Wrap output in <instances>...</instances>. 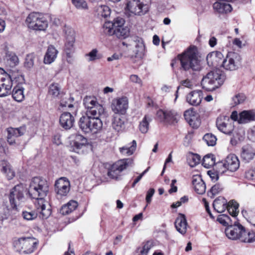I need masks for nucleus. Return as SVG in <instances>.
I'll list each match as a JSON object with an SVG mask.
<instances>
[{
    "label": "nucleus",
    "instance_id": "nucleus-1",
    "mask_svg": "<svg viewBox=\"0 0 255 255\" xmlns=\"http://www.w3.org/2000/svg\"><path fill=\"white\" fill-rule=\"evenodd\" d=\"M48 191L49 184L45 179L40 177L32 179L28 193L31 198L36 199V206L40 210V217L43 219H47L51 213L48 201L45 199Z\"/></svg>",
    "mask_w": 255,
    "mask_h": 255
},
{
    "label": "nucleus",
    "instance_id": "nucleus-2",
    "mask_svg": "<svg viewBox=\"0 0 255 255\" xmlns=\"http://www.w3.org/2000/svg\"><path fill=\"white\" fill-rule=\"evenodd\" d=\"M181 68L192 74L194 71L201 69L200 55L198 48L194 45L190 46L184 52L178 56Z\"/></svg>",
    "mask_w": 255,
    "mask_h": 255
},
{
    "label": "nucleus",
    "instance_id": "nucleus-3",
    "mask_svg": "<svg viewBox=\"0 0 255 255\" xmlns=\"http://www.w3.org/2000/svg\"><path fill=\"white\" fill-rule=\"evenodd\" d=\"M225 80V76L221 71H212L203 77L201 85L205 90L212 91L222 85Z\"/></svg>",
    "mask_w": 255,
    "mask_h": 255
},
{
    "label": "nucleus",
    "instance_id": "nucleus-4",
    "mask_svg": "<svg viewBox=\"0 0 255 255\" xmlns=\"http://www.w3.org/2000/svg\"><path fill=\"white\" fill-rule=\"evenodd\" d=\"M84 105L87 109V116L93 118H105L106 113L103 106L100 104L94 97L87 96L84 100Z\"/></svg>",
    "mask_w": 255,
    "mask_h": 255
},
{
    "label": "nucleus",
    "instance_id": "nucleus-5",
    "mask_svg": "<svg viewBox=\"0 0 255 255\" xmlns=\"http://www.w3.org/2000/svg\"><path fill=\"white\" fill-rule=\"evenodd\" d=\"M80 128L85 133H97L100 130L103 126L101 120L91 116L82 117L79 123Z\"/></svg>",
    "mask_w": 255,
    "mask_h": 255
},
{
    "label": "nucleus",
    "instance_id": "nucleus-6",
    "mask_svg": "<svg viewBox=\"0 0 255 255\" xmlns=\"http://www.w3.org/2000/svg\"><path fill=\"white\" fill-rule=\"evenodd\" d=\"M38 244V240L33 237H21L14 242V246L17 250L25 254L33 253Z\"/></svg>",
    "mask_w": 255,
    "mask_h": 255
},
{
    "label": "nucleus",
    "instance_id": "nucleus-7",
    "mask_svg": "<svg viewBox=\"0 0 255 255\" xmlns=\"http://www.w3.org/2000/svg\"><path fill=\"white\" fill-rule=\"evenodd\" d=\"M26 22L30 29L35 30L44 31L48 25V22L44 16L38 12L30 13Z\"/></svg>",
    "mask_w": 255,
    "mask_h": 255
},
{
    "label": "nucleus",
    "instance_id": "nucleus-8",
    "mask_svg": "<svg viewBox=\"0 0 255 255\" xmlns=\"http://www.w3.org/2000/svg\"><path fill=\"white\" fill-rule=\"evenodd\" d=\"M126 10L135 15H142L148 11V6L143 0H127Z\"/></svg>",
    "mask_w": 255,
    "mask_h": 255
},
{
    "label": "nucleus",
    "instance_id": "nucleus-9",
    "mask_svg": "<svg viewBox=\"0 0 255 255\" xmlns=\"http://www.w3.org/2000/svg\"><path fill=\"white\" fill-rule=\"evenodd\" d=\"M241 57L237 53L229 52L225 58H224L222 67L226 70H236L241 65Z\"/></svg>",
    "mask_w": 255,
    "mask_h": 255
},
{
    "label": "nucleus",
    "instance_id": "nucleus-10",
    "mask_svg": "<svg viewBox=\"0 0 255 255\" xmlns=\"http://www.w3.org/2000/svg\"><path fill=\"white\" fill-rule=\"evenodd\" d=\"M217 166L219 169V172L221 173H224L226 170L234 172L239 168L240 162L237 156L234 154H230L224 161L218 162Z\"/></svg>",
    "mask_w": 255,
    "mask_h": 255
},
{
    "label": "nucleus",
    "instance_id": "nucleus-11",
    "mask_svg": "<svg viewBox=\"0 0 255 255\" xmlns=\"http://www.w3.org/2000/svg\"><path fill=\"white\" fill-rule=\"evenodd\" d=\"M24 188L22 184H18L12 188L9 195V200L11 207L16 209L24 199Z\"/></svg>",
    "mask_w": 255,
    "mask_h": 255
},
{
    "label": "nucleus",
    "instance_id": "nucleus-12",
    "mask_svg": "<svg viewBox=\"0 0 255 255\" xmlns=\"http://www.w3.org/2000/svg\"><path fill=\"white\" fill-rule=\"evenodd\" d=\"M130 163H131V160L129 159L118 161L109 168L108 172V176L113 179H118L121 176L122 171L126 169Z\"/></svg>",
    "mask_w": 255,
    "mask_h": 255
},
{
    "label": "nucleus",
    "instance_id": "nucleus-13",
    "mask_svg": "<svg viewBox=\"0 0 255 255\" xmlns=\"http://www.w3.org/2000/svg\"><path fill=\"white\" fill-rule=\"evenodd\" d=\"M111 108L116 114H125L128 108V100L126 97L115 98L112 101Z\"/></svg>",
    "mask_w": 255,
    "mask_h": 255
},
{
    "label": "nucleus",
    "instance_id": "nucleus-14",
    "mask_svg": "<svg viewBox=\"0 0 255 255\" xmlns=\"http://www.w3.org/2000/svg\"><path fill=\"white\" fill-rule=\"evenodd\" d=\"M216 125L219 130L226 134H230L234 130V125L228 117L218 118Z\"/></svg>",
    "mask_w": 255,
    "mask_h": 255
},
{
    "label": "nucleus",
    "instance_id": "nucleus-15",
    "mask_svg": "<svg viewBox=\"0 0 255 255\" xmlns=\"http://www.w3.org/2000/svg\"><path fill=\"white\" fill-rule=\"evenodd\" d=\"M16 77L13 74H7L6 77H4L0 83V97H5L11 93V89L12 86V80H16Z\"/></svg>",
    "mask_w": 255,
    "mask_h": 255
},
{
    "label": "nucleus",
    "instance_id": "nucleus-16",
    "mask_svg": "<svg viewBox=\"0 0 255 255\" xmlns=\"http://www.w3.org/2000/svg\"><path fill=\"white\" fill-rule=\"evenodd\" d=\"M125 23V19L122 17L115 18L116 28L114 35L119 38H125L129 34V29L124 26Z\"/></svg>",
    "mask_w": 255,
    "mask_h": 255
},
{
    "label": "nucleus",
    "instance_id": "nucleus-17",
    "mask_svg": "<svg viewBox=\"0 0 255 255\" xmlns=\"http://www.w3.org/2000/svg\"><path fill=\"white\" fill-rule=\"evenodd\" d=\"M55 190L58 195L66 196L70 190L69 181L66 177L60 178L55 182Z\"/></svg>",
    "mask_w": 255,
    "mask_h": 255
},
{
    "label": "nucleus",
    "instance_id": "nucleus-18",
    "mask_svg": "<svg viewBox=\"0 0 255 255\" xmlns=\"http://www.w3.org/2000/svg\"><path fill=\"white\" fill-rule=\"evenodd\" d=\"M243 228L244 227L239 223H235L234 225L231 224L226 229L225 234L230 239L240 240V236L242 234Z\"/></svg>",
    "mask_w": 255,
    "mask_h": 255
},
{
    "label": "nucleus",
    "instance_id": "nucleus-19",
    "mask_svg": "<svg viewBox=\"0 0 255 255\" xmlns=\"http://www.w3.org/2000/svg\"><path fill=\"white\" fill-rule=\"evenodd\" d=\"M223 54L219 51H213L207 56L206 59L208 65L213 67L222 66L224 59Z\"/></svg>",
    "mask_w": 255,
    "mask_h": 255
},
{
    "label": "nucleus",
    "instance_id": "nucleus-20",
    "mask_svg": "<svg viewBox=\"0 0 255 255\" xmlns=\"http://www.w3.org/2000/svg\"><path fill=\"white\" fill-rule=\"evenodd\" d=\"M184 116L186 121L192 128H196L200 126V121L198 116L192 110H186Z\"/></svg>",
    "mask_w": 255,
    "mask_h": 255
},
{
    "label": "nucleus",
    "instance_id": "nucleus-21",
    "mask_svg": "<svg viewBox=\"0 0 255 255\" xmlns=\"http://www.w3.org/2000/svg\"><path fill=\"white\" fill-rule=\"evenodd\" d=\"M74 121V117L69 112L63 113L59 119L61 126L66 129L71 128L73 126Z\"/></svg>",
    "mask_w": 255,
    "mask_h": 255
},
{
    "label": "nucleus",
    "instance_id": "nucleus-22",
    "mask_svg": "<svg viewBox=\"0 0 255 255\" xmlns=\"http://www.w3.org/2000/svg\"><path fill=\"white\" fill-rule=\"evenodd\" d=\"M192 183L195 191L199 194H203L206 191V185L202 177L199 175H195L192 177Z\"/></svg>",
    "mask_w": 255,
    "mask_h": 255
},
{
    "label": "nucleus",
    "instance_id": "nucleus-23",
    "mask_svg": "<svg viewBox=\"0 0 255 255\" xmlns=\"http://www.w3.org/2000/svg\"><path fill=\"white\" fill-rule=\"evenodd\" d=\"M255 121V110H244L240 113V124H246Z\"/></svg>",
    "mask_w": 255,
    "mask_h": 255
},
{
    "label": "nucleus",
    "instance_id": "nucleus-24",
    "mask_svg": "<svg viewBox=\"0 0 255 255\" xmlns=\"http://www.w3.org/2000/svg\"><path fill=\"white\" fill-rule=\"evenodd\" d=\"M202 92L200 90L193 91L189 93L186 97V101L193 106L199 105L202 101Z\"/></svg>",
    "mask_w": 255,
    "mask_h": 255
},
{
    "label": "nucleus",
    "instance_id": "nucleus-25",
    "mask_svg": "<svg viewBox=\"0 0 255 255\" xmlns=\"http://www.w3.org/2000/svg\"><path fill=\"white\" fill-rule=\"evenodd\" d=\"M58 53V51L53 45L48 46L44 57V63L50 64L53 63L56 59Z\"/></svg>",
    "mask_w": 255,
    "mask_h": 255
},
{
    "label": "nucleus",
    "instance_id": "nucleus-26",
    "mask_svg": "<svg viewBox=\"0 0 255 255\" xmlns=\"http://www.w3.org/2000/svg\"><path fill=\"white\" fill-rule=\"evenodd\" d=\"M66 35L64 51L75 52V36L74 32L72 30H69L66 32Z\"/></svg>",
    "mask_w": 255,
    "mask_h": 255
},
{
    "label": "nucleus",
    "instance_id": "nucleus-27",
    "mask_svg": "<svg viewBox=\"0 0 255 255\" xmlns=\"http://www.w3.org/2000/svg\"><path fill=\"white\" fill-rule=\"evenodd\" d=\"M175 226L177 231L181 234L184 235L187 232V223L185 216L179 214L175 222Z\"/></svg>",
    "mask_w": 255,
    "mask_h": 255
},
{
    "label": "nucleus",
    "instance_id": "nucleus-28",
    "mask_svg": "<svg viewBox=\"0 0 255 255\" xmlns=\"http://www.w3.org/2000/svg\"><path fill=\"white\" fill-rule=\"evenodd\" d=\"M25 131V128L22 127L19 128H9L7 130V141L10 144H12L15 142V137L23 135Z\"/></svg>",
    "mask_w": 255,
    "mask_h": 255
},
{
    "label": "nucleus",
    "instance_id": "nucleus-29",
    "mask_svg": "<svg viewBox=\"0 0 255 255\" xmlns=\"http://www.w3.org/2000/svg\"><path fill=\"white\" fill-rule=\"evenodd\" d=\"M125 118L120 115H114L112 121V127L116 131H122L125 127Z\"/></svg>",
    "mask_w": 255,
    "mask_h": 255
},
{
    "label": "nucleus",
    "instance_id": "nucleus-30",
    "mask_svg": "<svg viewBox=\"0 0 255 255\" xmlns=\"http://www.w3.org/2000/svg\"><path fill=\"white\" fill-rule=\"evenodd\" d=\"M255 155V151L250 145H246L242 147L241 157L246 162H249Z\"/></svg>",
    "mask_w": 255,
    "mask_h": 255
},
{
    "label": "nucleus",
    "instance_id": "nucleus-31",
    "mask_svg": "<svg viewBox=\"0 0 255 255\" xmlns=\"http://www.w3.org/2000/svg\"><path fill=\"white\" fill-rule=\"evenodd\" d=\"M213 7L219 13H227L231 11L232 9L230 4L225 2L224 0L215 2Z\"/></svg>",
    "mask_w": 255,
    "mask_h": 255
},
{
    "label": "nucleus",
    "instance_id": "nucleus-32",
    "mask_svg": "<svg viewBox=\"0 0 255 255\" xmlns=\"http://www.w3.org/2000/svg\"><path fill=\"white\" fill-rule=\"evenodd\" d=\"M1 172L5 175L7 179L10 180L15 176V173L9 162L6 160H2L0 164Z\"/></svg>",
    "mask_w": 255,
    "mask_h": 255
},
{
    "label": "nucleus",
    "instance_id": "nucleus-33",
    "mask_svg": "<svg viewBox=\"0 0 255 255\" xmlns=\"http://www.w3.org/2000/svg\"><path fill=\"white\" fill-rule=\"evenodd\" d=\"M78 205L77 202L74 200H70L61 207L60 212L62 215H68L74 211Z\"/></svg>",
    "mask_w": 255,
    "mask_h": 255
},
{
    "label": "nucleus",
    "instance_id": "nucleus-34",
    "mask_svg": "<svg viewBox=\"0 0 255 255\" xmlns=\"http://www.w3.org/2000/svg\"><path fill=\"white\" fill-rule=\"evenodd\" d=\"M240 241L244 243H253L255 241V233L253 231H246L243 228Z\"/></svg>",
    "mask_w": 255,
    "mask_h": 255
},
{
    "label": "nucleus",
    "instance_id": "nucleus-35",
    "mask_svg": "<svg viewBox=\"0 0 255 255\" xmlns=\"http://www.w3.org/2000/svg\"><path fill=\"white\" fill-rule=\"evenodd\" d=\"M23 91L24 89L19 86H16L13 88L12 96L15 101L21 102L23 100L24 98Z\"/></svg>",
    "mask_w": 255,
    "mask_h": 255
},
{
    "label": "nucleus",
    "instance_id": "nucleus-36",
    "mask_svg": "<svg viewBox=\"0 0 255 255\" xmlns=\"http://www.w3.org/2000/svg\"><path fill=\"white\" fill-rule=\"evenodd\" d=\"M116 28L115 18L113 22H105L103 26V32L108 35H113Z\"/></svg>",
    "mask_w": 255,
    "mask_h": 255
},
{
    "label": "nucleus",
    "instance_id": "nucleus-37",
    "mask_svg": "<svg viewBox=\"0 0 255 255\" xmlns=\"http://www.w3.org/2000/svg\"><path fill=\"white\" fill-rule=\"evenodd\" d=\"M239 204L234 200L229 202L227 208L230 215L235 218L239 212Z\"/></svg>",
    "mask_w": 255,
    "mask_h": 255
},
{
    "label": "nucleus",
    "instance_id": "nucleus-38",
    "mask_svg": "<svg viewBox=\"0 0 255 255\" xmlns=\"http://www.w3.org/2000/svg\"><path fill=\"white\" fill-rule=\"evenodd\" d=\"M151 121V118L148 115H145L139 125V129L143 133L147 132L149 128V124Z\"/></svg>",
    "mask_w": 255,
    "mask_h": 255
},
{
    "label": "nucleus",
    "instance_id": "nucleus-39",
    "mask_svg": "<svg viewBox=\"0 0 255 255\" xmlns=\"http://www.w3.org/2000/svg\"><path fill=\"white\" fill-rule=\"evenodd\" d=\"M136 147V141L133 140L130 146H125L120 148L121 152L125 155L129 156L133 154Z\"/></svg>",
    "mask_w": 255,
    "mask_h": 255
},
{
    "label": "nucleus",
    "instance_id": "nucleus-40",
    "mask_svg": "<svg viewBox=\"0 0 255 255\" xmlns=\"http://www.w3.org/2000/svg\"><path fill=\"white\" fill-rule=\"evenodd\" d=\"M96 12L99 16L106 18L111 14V9L107 5H99L96 7Z\"/></svg>",
    "mask_w": 255,
    "mask_h": 255
},
{
    "label": "nucleus",
    "instance_id": "nucleus-41",
    "mask_svg": "<svg viewBox=\"0 0 255 255\" xmlns=\"http://www.w3.org/2000/svg\"><path fill=\"white\" fill-rule=\"evenodd\" d=\"M215 164V158L213 154H209L203 158L202 164L206 168H209Z\"/></svg>",
    "mask_w": 255,
    "mask_h": 255
},
{
    "label": "nucleus",
    "instance_id": "nucleus-42",
    "mask_svg": "<svg viewBox=\"0 0 255 255\" xmlns=\"http://www.w3.org/2000/svg\"><path fill=\"white\" fill-rule=\"evenodd\" d=\"M61 92V87L57 83L51 84L49 87L48 94L53 98L57 97Z\"/></svg>",
    "mask_w": 255,
    "mask_h": 255
},
{
    "label": "nucleus",
    "instance_id": "nucleus-43",
    "mask_svg": "<svg viewBox=\"0 0 255 255\" xmlns=\"http://www.w3.org/2000/svg\"><path fill=\"white\" fill-rule=\"evenodd\" d=\"M246 100V96L243 93H238L232 98V105L236 106L243 104Z\"/></svg>",
    "mask_w": 255,
    "mask_h": 255
},
{
    "label": "nucleus",
    "instance_id": "nucleus-44",
    "mask_svg": "<svg viewBox=\"0 0 255 255\" xmlns=\"http://www.w3.org/2000/svg\"><path fill=\"white\" fill-rule=\"evenodd\" d=\"M167 113H170L171 115L166 118L165 123L170 125L177 123L180 118V115L174 111H168Z\"/></svg>",
    "mask_w": 255,
    "mask_h": 255
},
{
    "label": "nucleus",
    "instance_id": "nucleus-45",
    "mask_svg": "<svg viewBox=\"0 0 255 255\" xmlns=\"http://www.w3.org/2000/svg\"><path fill=\"white\" fill-rule=\"evenodd\" d=\"M135 47V56L141 57L143 54L144 51V46L143 41L141 39L137 38L136 41H134Z\"/></svg>",
    "mask_w": 255,
    "mask_h": 255
},
{
    "label": "nucleus",
    "instance_id": "nucleus-46",
    "mask_svg": "<svg viewBox=\"0 0 255 255\" xmlns=\"http://www.w3.org/2000/svg\"><path fill=\"white\" fill-rule=\"evenodd\" d=\"M213 207L214 210L217 211L218 213H222L224 212L227 208V205L226 201H221L219 199H216L214 201Z\"/></svg>",
    "mask_w": 255,
    "mask_h": 255
},
{
    "label": "nucleus",
    "instance_id": "nucleus-47",
    "mask_svg": "<svg viewBox=\"0 0 255 255\" xmlns=\"http://www.w3.org/2000/svg\"><path fill=\"white\" fill-rule=\"evenodd\" d=\"M203 140L208 146H214L217 141V138L212 133H206L203 136Z\"/></svg>",
    "mask_w": 255,
    "mask_h": 255
},
{
    "label": "nucleus",
    "instance_id": "nucleus-48",
    "mask_svg": "<svg viewBox=\"0 0 255 255\" xmlns=\"http://www.w3.org/2000/svg\"><path fill=\"white\" fill-rule=\"evenodd\" d=\"M223 189V186L219 183L216 184L211 188L208 193L209 196L213 197L215 195L219 194Z\"/></svg>",
    "mask_w": 255,
    "mask_h": 255
},
{
    "label": "nucleus",
    "instance_id": "nucleus-49",
    "mask_svg": "<svg viewBox=\"0 0 255 255\" xmlns=\"http://www.w3.org/2000/svg\"><path fill=\"white\" fill-rule=\"evenodd\" d=\"M217 221L225 226H229L232 224V221L229 216L225 214H222L218 216Z\"/></svg>",
    "mask_w": 255,
    "mask_h": 255
},
{
    "label": "nucleus",
    "instance_id": "nucleus-50",
    "mask_svg": "<svg viewBox=\"0 0 255 255\" xmlns=\"http://www.w3.org/2000/svg\"><path fill=\"white\" fill-rule=\"evenodd\" d=\"M188 159L190 166L194 167L200 163V157L197 154H192L189 155Z\"/></svg>",
    "mask_w": 255,
    "mask_h": 255
},
{
    "label": "nucleus",
    "instance_id": "nucleus-51",
    "mask_svg": "<svg viewBox=\"0 0 255 255\" xmlns=\"http://www.w3.org/2000/svg\"><path fill=\"white\" fill-rule=\"evenodd\" d=\"M87 142V140L86 138L81 135H78L76 137V141L74 143V145L77 148L80 149L85 146Z\"/></svg>",
    "mask_w": 255,
    "mask_h": 255
},
{
    "label": "nucleus",
    "instance_id": "nucleus-52",
    "mask_svg": "<svg viewBox=\"0 0 255 255\" xmlns=\"http://www.w3.org/2000/svg\"><path fill=\"white\" fill-rule=\"evenodd\" d=\"M86 57H89L88 61H93L101 58V56L98 54L97 49H93L89 53L85 54Z\"/></svg>",
    "mask_w": 255,
    "mask_h": 255
},
{
    "label": "nucleus",
    "instance_id": "nucleus-53",
    "mask_svg": "<svg viewBox=\"0 0 255 255\" xmlns=\"http://www.w3.org/2000/svg\"><path fill=\"white\" fill-rule=\"evenodd\" d=\"M72 3L78 9L87 8V3L84 0H71Z\"/></svg>",
    "mask_w": 255,
    "mask_h": 255
},
{
    "label": "nucleus",
    "instance_id": "nucleus-54",
    "mask_svg": "<svg viewBox=\"0 0 255 255\" xmlns=\"http://www.w3.org/2000/svg\"><path fill=\"white\" fill-rule=\"evenodd\" d=\"M34 56L33 54H28L25 58V66L28 69L33 67L34 62Z\"/></svg>",
    "mask_w": 255,
    "mask_h": 255
},
{
    "label": "nucleus",
    "instance_id": "nucleus-55",
    "mask_svg": "<svg viewBox=\"0 0 255 255\" xmlns=\"http://www.w3.org/2000/svg\"><path fill=\"white\" fill-rule=\"evenodd\" d=\"M75 52L64 51V57L67 62L72 64L74 61V53Z\"/></svg>",
    "mask_w": 255,
    "mask_h": 255
},
{
    "label": "nucleus",
    "instance_id": "nucleus-56",
    "mask_svg": "<svg viewBox=\"0 0 255 255\" xmlns=\"http://www.w3.org/2000/svg\"><path fill=\"white\" fill-rule=\"evenodd\" d=\"M167 111H164L162 110L157 111L156 115L161 122L165 123L166 118H167L169 115H170V113H167Z\"/></svg>",
    "mask_w": 255,
    "mask_h": 255
},
{
    "label": "nucleus",
    "instance_id": "nucleus-57",
    "mask_svg": "<svg viewBox=\"0 0 255 255\" xmlns=\"http://www.w3.org/2000/svg\"><path fill=\"white\" fill-rule=\"evenodd\" d=\"M22 216L23 218L26 220H32L37 217V214L33 211H23L22 212Z\"/></svg>",
    "mask_w": 255,
    "mask_h": 255
},
{
    "label": "nucleus",
    "instance_id": "nucleus-58",
    "mask_svg": "<svg viewBox=\"0 0 255 255\" xmlns=\"http://www.w3.org/2000/svg\"><path fill=\"white\" fill-rule=\"evenodd\" d=\"M74 100L73 98L69 97L67 99H62L60 102V106L62 107H68L69 108L73 107V105L71 103Z\"/></svg>",
    "mask_w": 255,
    "mask_h": 255
},
{
    "label": "nucleus",
    "instance_id": "nucleus-59",
    "mask_svg": "<svg viewBox=\"0 0 255 255\" xmlns=\"http://www.w3.org/2000/svg\"><path fill=\"white\" fill-rule=\"evenodd\" d=\"M180 84L181 86H183L184 87H186L190 89L193 88L194 85L193 82L192 80H189L188 79L182 80L180 82Z\"/></svg>",
    "mask_w": 255,
    "mask_h": 255
},
{
    "label": "nucleus",
    "instance_id": "nucleus-60",
    "mask_svg": "<svg viewBox=\"0 0 255 255\" xmlns=\"http://www.w3.org/2000/svg\"><path fill=\"white\" fill-rule=\"evenodd\" d=\"M152 247V244L150 242H147L143 246L140 253L142 255L147 254Z\"/></svg>",
    "mask_w": 255,
    "mask_h": 255
},
{
    "label": "nucleus",
    "instance_id": "nucleus-61",
    "mask_svg": "<svg viewBox=\"0 0 255 255\" xmlns=\"http://www.w3.org/2000/svg\"><path fill=\"white\" fill-rule=\"evenodd\" d=\"M155 192V190L153 188H150L147 192L146 196V201L147 204L150 203L151 201V198L153 196L154 193Z\"/></svg>",
    "mask_w": 255,
    "mask_h": 255
},
{
    "label": "nucleus",
    "instance_id": "nucleus-62",
    "mask_svg": "<svg viewBox=\"0 0 255 255\" xmlns=\"http://www.w3.org/2000/svg\"><path fill=\"white\" fill-rule=\"evenodd\" d=\"M208 174L210 176L212 181H216L219 179V175L216 171L213 170H209Z\"/></svg>",
    "mask_w": 255,
    "mask_h": 255
},
{
    "label": "nucleus",
    "instance_id": "nucleus-63",
    "mask_svg": "<svg viewBox=\"0 0 255 255\" xmlns=\"http://www.w3.org/2000/svg\"><path fill=\"white\" fill-rule=\"evenodd\" d=\"M130 80L132 82L137 83L140 85L142 84L141 79L136 75H131L130 76Z\"/></svg>",
    "mask_w": 255,
    "mask_h": 255
},
{
    "label": "nucleus",
    "instance_id": "nucleus-64",
    "mask_svg": "<svg viewBox=\"0 0 255 255\" xmlns=\"http://www.w3.org/2000/svg\"><path fill=\"white\" fill-rule=\"evenodd\" d=\"M231 119L235 121H237L239 124L240 113L238 114L236 111H233L231 115Z\"/></svg>",
    "mask_w": 255,
    "mask_h": 255
}]
</instances>
